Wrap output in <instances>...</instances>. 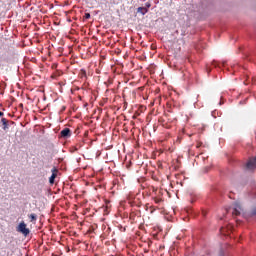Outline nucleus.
I'll return each mask as SVG.
<instances>
[{
	"label": "nucleus",
	"mask_w": 256,
	"mask_h": 256,
	"mask_svg": "<svg viewBox=\"0 0 256 256\" xmlns=\"http://www.w3.org/2000/svg\"><path fill=\"white\" fill-rule=\"evenodd\" d=\"M0 117H3V112H0Z\"/></svg>",
	"instance_id": "obj_14"
},
{
	"label": "nucleus",
	"mask_w": 256,
	"mask_h": 256,
	"mask_svg": "<svg viewBox=\"0 0 256 256\" xmlns=\"http://www.w3.org/2000/svg\"><path fill=\"white\" fill-rule=\"evenodd\" d=\"M33 220L35 221V216H33Z\"/></svg>",
	"instance_id": "obj_17"
},
{
	"label": "nucleus",
	"mask_w": 256,
	"mask_h": 256,
	"mask_svg": "<svg viewBox=\"0 0 256 256\" xmlns=\"http://www.w3.org/2000/svg\"><path fill=\"white\" fill-rule=\"evenodd\" d=\"M154 201L157 205H159V203H163V199L162 198H158V197H155L154 198Z\"/></svg>",
	"instance_id": "obj_9"
},
{
	"label": "nucleus",
	"mask_w": 256,
	"mask_h": 256,
	"mask_svg": "<svg viewBox=\"0 0 256 256\" xmlns=\"http://www.w3.org/2000/svg\"><path fill=\"white\" fill-rule=\"evenodd\" d=\"M72 132L71 129L69 128H64L61 132H60V137H62V139H69V137H71Z\"/></svg>",
	"instance_id": "obj_6"
},
{
	"label": "nucleus",
	"mask_w": 256,
	"mask_h": 256,
	"mask_svg": "<svg viewBox=\"0 0 256 256\" xmlns=\"http://www.w3.org/2000/svg\"><path fill=\"white\" fill-rule=\"evenodd\" d=\"M16 231L24 235V237H27V235H29L30 233L29 229L27 228V224H25V222H21L16 228Z\"/></svg>",
	"instance_id": "obj_2"
},
{
	"label": "nucleus",
	"mask_w": 256,
	"mask_h": 256,
	"mask_svg": "<svg viewBox=\"0 0 256 256\" xmlns=\"http://www.w3.org/2000/svg\"><path fill=\"white\" fill-rule=\"evenodd\" d=\"M81 77H87V72L85 70H81Z\"/></svg>",
	"instance_id": "obj_10"
},
{
	"label": "nucleus",
	"mask_w": 256,
	"mask_h": 256,
	"mask_svg": "<svg viewBox=\"0 0 256 256\" xmlns=\"http://www.w3.org/2000/svg\"><path fill=\"white\" fill-rule=\"evenodd\" d=\"M52 77L53 79H55L57 77V74H53Z\"/></svg>",
	"instance_id": "obj_13"
},
{
	"label": "nucleus",
	"mask_w": 256,
	"mask_h": 256,
	"mask_svg": "<svg viewBox=\"0 0 256 256\" xmlns=\"http://www.w3.org/2000/svg\"><path fill=\"white\" fill-rule=\"evenodd\" d=\"M31 219H33V215H30Z\"/></svg>",
	"instance_id": "obj_16"
},
{
	"label": "nucleus",
	"mask_w": 256,
	"mask_h": 256,
	"mask_svg": "<svg viewBox=\"0 0 256 256\" xmlns=\"http://www.w3.org/2000/svg\"><path fill=\"white\" fill-rule=\"evenodd\" d=\"M148 11H149V9H147L146 7H139V8L137 9V13H141V15L147 14Z\"/></svg>",
	"instance_id": "obj_7"
},
{
	"label": "nucleus",
	"mask_w": 256,
	"mask_h": 256,
	"mask_svg": "<svg viewBox=\"0 0 256 256\" xmlns=\"http://www.w3.org/2000/svg\"><path fill=\"white\" fill-rule=\"evenodd\" d=\"M84 18L85 19H91V14L90 13H85Z\"/></svg>",
	"instance_id": "obj_11"
},
{
	"label": "nucleus",
	"mask_w": 256,
	"mask_h": 256,
	"mask_svg": "<svg viewBox=\"0 0 256 256\" xmlns=\"http://www.w3.org/2000/svg\"><path fill=\"white\" fill-rule=\"evenodd\" d=\"M1 122H2V125H4V127H3L4 131H7V128H8V126H7V119L2 118Z\"/></svg>",
	"instance_id": "obj_8"
},
{
	"label": "nucleus",
	"mask_w": 256,
	"mask_h": 256,
	"mask_svg": "<svg viewBox=\"0 0 256 256\" xmlns=\"http://www.w3.org/2000/svg\"><path fill=\"white\" fill-rule=\"evenodd\" d=\"M247 171H255L256 169V157H252L246 163Z\"/></svg>",
	"instance_id": "obj_3"
},
{
	"label": "nucleus",
	"mask_w": 256,
	"mask_h": 256,
	"mask_svg": "<svg viewBox=\"0 0 256 256\" xmlns=\"http://www.w3.org/2000/svg\"><path fill=\"white\" fill-rule=\"evenodd\" d=\"M35 207L39 211L45 209V197L38 195L34 197Z\"/></svg>",
	"instance_id": "obj_1"
},
{
	"label": "nucleus",
	"mask_w": 256,
	"mask_h": 256,
	"mask_svg": "<svg viewBox=\"0 0 256 256\" xmlns=\"http://www.w3.org/2000/svg\"><path fill=\"white\" fill-rule=\"evenodd\" d=\"M34 29H37V25H34Z\"/></svg>",
	"instance_id": "obj_15"
},
{
	"label": "nucleus",
	"mask_w": 256,
	"mask_h": 256,
	"mask_svg": "<svg viewBox=\"0 0 256 256\" xmlns=\"http://www.w3.org/2000/svg\"><path fill=\"white\" fill-rule=\"evenodd\" d=\"M35 41H36V43H41V39H39V38L35 39V36H34V43H35Z\"/></svg>",
	"instance_id": "obj_12"
},
{
	"label": "nucleus",
	"mask_w": 256,
	"mask_h": 256,
	"mask_svg": "<svg viewBox=\"0 0 256 256\" xmlns=\"http://www.w3.org/2000/svg\"><path fill=\"white\" fill-rule=\"evenodd\" d=\"M232 215H235L236 217L241 215V204H239V202L233 204Z\"/></svg>",
	"instance_id": "obj_5"
},
{
	"label": "nucleus",
	"mask_w": 256,
	"mask_h": 256,
	"mask_svg": "<svg viewBox=\"0 0 256 256\" xmlns=\"http://www.w3.org/2000/svg\"><path fill=\"white\" fill-rule=\"evenodd\" d=\"M51 177L49 178V183L50 185H53L55 183V179H57V175L59 173V169H57L56 167H53L51 170Z\"/></svg>",
	"instance_id": "obj_4"
}]
</instances>
